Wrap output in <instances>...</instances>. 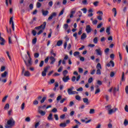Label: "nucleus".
Masks as SVG:
<instances>
[{
	"label": "nucleus",
	"instance_id": "nucleus-44",
	"mask_svg": "<svg viewBox=\"0 0 128 128\" xmlns=\"http://www.w3.org/2000/svg\"><path fill=\"white\" fill-rule=\"evenodd\" d=\"M36 38H34L32 40V44H36Z\"/></svg>",
	"mask_w": 128,
	"mask_h": 128
},
{
	"label": "nucleus",
	"instance_id": "nucleus-26",
	"mask_svg": "<svg viewBox=\"0 0 128 128\" xmlns=\"http://www.w3.org/2000/svg\"><path fill=\"white\" fill-rule=\"evenodd\" d=\"M62 44V40H58L56 43V46H60Z\"/></svg>",
	"mask_w": 128,
	"mask_h": 128
},
{
	"label": "nucleus",
	"instance_id": "nucleus-1",
	"mask_svg": "<svg viewBox=\"0 0 128 128\" xmlns=\"http://www.w3.org/2000/svg\"><path fill=\"white\" fill-rule=\"evenodd\" d=\"M14 124H16V122L14 120V118H11L9 120H8L7 124H5V128H12Z\"/></svg>",
	"mask_w": 128,
	"mask_h": 128
},
{
	"label": "nucleus",
	"instance_id": "nucleus-61",
	"mask_svg": "<svg viewBox=\"0 0 128 128\" xmlns=\"http://www.w3.org/2000/svg\"><path fill=\"white\" fill-rule=\"evenodd\" d=\"M54 79H52L51 80H50V82H48V84H54Z\"/></svg>",
	"mask_w": 128,
	"mask_h": 128
},
{
	"label": "nucleus",
	"instance_id": "nucleus-57",
	"mask_svg": "<svg viewBox=\"0 0 128 128\" xmlns=\"http://www.w3.org/2000/svg\"><path fill=\"white\" fill-rule=\"evenodd\" d=\"M6 70V66H2L0 68V72H4Z\"/></svg>",
	"mask_w": 128,
	"mask_h": 128
},
{
	"label": "nucleus",
	"instance_id": "nucleus-60",
	"mask_svg": "<svg viewBox=\"0 0 128 128\" xmlns=\"http://www.w3.org/2000/svg\"><path fill=\"white\" fill-rule=\"evenodd\" d=\"M90 74H92V76H93V74H96V69H94V70H92L90 71Z\"/></svg>",
	"mask_w": 128,
	"mask_h": 128
},
{
	"label": "nucleus",
	"instance_id": "nucleus-38",
	"mask_svg": "<svg viewBox=\"0 0 128 128\" xmlns=\"http://www.w3.org/2000/svg\"><path fill=\"white\" fill-rule=\"evenodd\" d=\"M106 108L108 112V110H110L112 109V105H108L107 106H106Z\"/></svg>",
	"mask_w": 128,
	"mask_h": 128
},
{
	"label": "nucleus",
	"instance_id": "nucleus-31",
	"mask_svg": "<svg viewBox=\"0 0 128 128\" xmlns=\"http://www.w3.org/2000/svg\"><path fill=\"white\" fill-rule=\"evenodd\" d=\"M74 14H76V11H71L70 18H74Z\"/></svg>",
	"mask_w": 128,
	"mask_h": 128
},
{
	"label": "nucleus",
	"instance_id": "nucleus-47",
	"mask_svg": "<svg viewBox=\"0 0 128 128\" xmlns=\"http://www.w3.org/2000/svg\"><path fill=\"white\" fill-rule=\"evenodd\" d=\"M97 18L98 20H102V15L98 16Z\"/></svg>",
	"mask_w": 128,
	"mask_h": 128
},
{
	"label": "nucleus",
	"instance_id": "nucleus-50",
	"mask_svg": "<svg viewBox=\"0 0 128 128\" xmlns=\"http://www.w3.org/2000/svg\"><path fill=\"white\" fill-rule=\"evenodd\" d=\"M92 80H93L92 77H90V78H89V79L88 80V84H92Z\"/></svg>",
	"mask_w": 128,
	"mask_h": 128
},
{
	"label": "nucleus",
	"instance_id": "nucleus-52",
	"mask_svg": "<svg viewBox=\"0 0 128 128\" xmlns=\"http://www.w3.org/2000/svg\"><path fill=\"white\" fill-rule=\"evenodd\" d=\"M124 124L125 126H126L128 125V120H127L126 119L124 120Z\"/></svg>",
	"mask_w": 128,
	"mask_h": 128
},
{
	"label": "nucleus",
	"instance_id": "nucleus-43",
	"mask_svg": "<svg viewBox=\"0 0 128 128\" xmlns=\"http://www.w3.org/2000/svg\"><path fill=\"white\" fill-rule=\"evenodd\" d=\"M98 4H100V2L98 1H96L93 2V4L94 6H98Z\"/></svg>",
	"mask_w": 128,
	"mask_h": 128
},
{
	"label": "nucleus",
	"instance_id": "nucleus-18",
	"mask_svg": "<svg viewBox=\"0 0 128 128\" xmlns=\"http://www.w3.org/2000/svg\"><path fill=\"white\" fill-rule=\"evenodd\" d=\"M8 74V72L7 71H5L1 74V77L2 78H6Z\"/></svg>",
	"mask_w": 128,
	"mask_h": 128
},
{
	"label": "nucleus",
	"instance_id": "nucleus-16",
	"mask_svg": "<svg viewBox=\"0 0 128 128\" xmlns=\"http://www.w3.org/2000/svg\"><path fill=\"white\" fill-rule=\"evenodd\" d=\"M116 110H118L117 108H115L114 109H111L108 111V114H112V113L116 112Z\"/></svg>",
	"mask_w": 128,
	"mask_h": 128
},
{
	"label": "nucleus",
	"instance_id": "nucleus-3",
	"mask_svg": "<svg viewBox=\"0 0 128 128\" xmlns=\"http://www.w3.org/2000/svg\"><path fill=\"white\" fill-rule=\"evenodd\" d=\"M22 75L24 76H30V72L28 70H26V68L24 66L22 67Z\"/></svg>",
	"mask_w": 128,
	"mask_h": 128
},
{
	"label": "nucleus",
	"instance_id": "nucleus-19",
	"mask_svg": "<svg viewBox=\"0 0 128 128\" xmlns=\"http://www.w3.org/2000/svg\"><path fill=\"white\" fill-rule=\"evenodd\" d=\"M68 56L66 54L64 55V59L62 61V64H66V60H68Z\"/></svg>",
	"mask_w": 128,
	"mask_h": 128
},
{
	"label": "nucleus",
	"instance_id": "nucleus-53",
	"mask_svg": "<svg viewBox=\"0 0 128 128\" xmlns=\"http://www.w3.org/2000/svg\"><path fill=\"white\" fill-rule=\"evenodd\" d=\"M25 122H30V118L27 117L25 118Z\"/></svg>",
	"mask_w": 128,
	"mask_h": 128
},
{
	"label": "nucleus",
	"instance_id": "nucleus-46",
	"mask_svg": "<svg viewBox=\"0 0 128 128\" xmlns=\"http://www.w3.org/2000/svg\"><path fill=\"white\" fill-rule=\"evenodd\" d=\"M33 104L34 106H38V100H34L33 102Z\"/></svg>",
	"mask_w": 128,
	"mask_h": 128
},
{
	"label": "nucleus",
	"instance_id": "nucleus-9",
	"mask_svg": "<svg viewBox=\"0 0 128 128\" xmlns=\"http://www.w3.org/2000/svg\"><path fill=\"white\" fill-rule=\"evenodd\" d=\"M41 107H38V112L42 116L46 115V111H42V110H40Z\"/></svg>",
	"mask_w": 128,
	"mask_h": 128
},
{
	"label": "nucleus",
	"instance_id": "nucleus-8",
	"mask_svg": "<svg viewBox=\"0 0 128 128\" xmlns=\"http://www.w3.org/2000/svg\"><path fill=\"white\" fill-rule=\"evenodd\" d=\"M56 12H52L50 16L48 18V20H52V18H56Z\"/></svg>",
	"mask_w": 128,
	"mask_h": 128
},
{
	"label": "nucleus",
	"instance_id": "nucleus-39",
	"mask_svg": "<svg viewBox=\"0 0 128 128\" xmlns=\"http://www.w3.org/2000/svg\"><path fill=\"white\" fill-rule=\"evenodd\" d=\"M44 60H42L39 64L40 68H42V66H44Z\"/></svg>",
	"mask_w": 128,
	"mask_h": 128
},
{
	"label": "nucleus",
	"instance_id": "nucleus-55",
	"mask_svg": "<svg viewBox=\"0 0 128 128\" xmlns=\"http://www.w3.org/2000/svg\"><path fill=\"white\" fill-rule=\"evenodd\" d=\"M75 98L76 100H80V98H81L80 97V96L77 95L75 96Z\"/></svg>",
	"mask_w": 128,
	"mask_h": 128
},
{
	"label": "nucleus",
	"instance_id": "nucleus-24",
	"mask_svg": "<svg viewBox=\"0 0 128 128\" xmlns=\"http://www.w3.org/2000/svg\"><path fill=\"white\" fill-rule=\"evenodd\" d=\"M48 120H54V118H52V114H50L49 116L48 117Z\"/></svg>",
	"mask_w": 128,
	"mask_h": 128
},
{
	"label": "nucleus",
	"instance_id": "nucleus-13",
	"mask_svg": "<svg viewBox=\"0 0 128 128\" xmlns=\"http://www.w3.org/2000/svg\"><path fill=\"white\" fill-rule=\"evenodd\" d=\"M64 82H68V80H70V76H64L63 78H62Z\"/></svg>",
	"mask_w": 128,
	"mask_h": 128
},
{
	"label": "nucleus",
	"instance_id": "nucleus-12",
	"mask_svg": "<svg viewBox=\"0 0 128 128\" xmlns=\"http://www.w3.org/2000/svg\"><path fill=\"white\" fill-rule=\"evenodd\" d=\"M96 54L97 56H102V50H100V48H98V49H96Z\"/></svg>",
	"mask_w": 128,
	"mask_h": 128
},
{
	"label": "nucleus",
	"instance_id": "nucleus-11",
	"mask_svg": "<svg viewBox=\"0 0 128 128\" xmlns=\"http://www.w3.org/2000/svg\"><path fill=\"white\" fill-rule=\"evenodd\" d=\"M50 60V64H54L56 62V58L54 56H51L49 58Z\"/></svg>",
	"mask_w": 128,
	"mask_h": 128
},
{
	"label": "nucleus",
	"instance_id": "nucleus-28",
	"mask_svg": "<svg viewBox=\"0 0 128 128\" xmlns=\"http://www.w3.org/2000/svg\"><path fill=\"white\" fill-rule=\"evenodd\" d=\"M96 110L94 109H90V110L89 112V114H95Z\"/></svg>",
	"mask_w": 128,
	"mask_h": 128
},
{
	"label": "nucleus",
	"instance_id": "nucleus-64",
	"mask_svg": "<svg viewBox=\"0 0 128 128\" xmlns=\"http://www.w3.org/2000/svg\"><path fill=\"white\" fill-rule=\"evenodd\" d=\"M125 111L126 112H128V105H126L124 107Z\"/></svg>",
	"mask_w": 128,
	"mask_h": 128
},
{
	"label": "nucleus",
	"instance_id": "nucleus-4",
	"mask_svg": "<svg viewBox=\"0 0 128 128\" xmlns=\"http://www.w3.org/2000/svg\"><path fill=\"white\" fill-rule=\"evenodd\" d=\"M27 54L28 56L26 55L25 58H23V60L24 62H28L29 61L32 62V58L30 57V52L27 51Z\"/></svg>",
	"mask_w": 128,
	"mask_h": 128
},
{
	"label": "nucleus",
	"instance_id": "nucleus-14",
	"mask_svg": "<svg viewBox=\"0 0 128 128\" xmlns=\"http://www.w3.org/2000/svg\"><path fill=\"white\" fill-rule=\"evenodd\" d=\"M86 30L87 34H90V32H92V28H90V26H86Z\"/></svg>",
	"mask_w": 128,
	"mask_h": 128
},
{
	"label": "nucleus",
	"instance_id": "nucleus-33",
	"mask_svg": "<svg viewBox=\"0 0 128 128\" xmlns=\"http://www.w3.org/2000/svg\"><path fill=\"white\" fill-rule=\"evenodd\" d=\"M50 54L51 56H53L54 57H56V53L54 52V50H51L50 52Z\"/></svg>",
	"mask_w": 128,
	"mask_h": 128
},
{
	"label": "nucleus",
	"instance_id": "nucleus-36",
	"mask_svg": "<svg viewBox=\"0 0 128 128\" xmlns=\"http://www.w3.org/2000/svg\"><path fill=\"white\" fill-rule=\"evenodd\" d=\"M96 74H98V76H100V74H102L100 69H97Z\"/></svg>",
	"mask_w": 128,
	"mask_h": 128
},
{
	"label": "nucleus",
	"instance_id": "nucleus-15",
	"mask_svg": "<svg viewBox=\"0 0 128 128\" xmlns=\"http://www.w3.org/2000/svg\"><path fill=\"white\" fill-rule=\"evenodd\" d=\"M106 66H108V68H110V66H112V68H114V62L112 60H110V62L108 63Z\"/></svg>",
	"mask_w": 128,
	"mask_h": 128
},
{
	"label": "nucleus",
	"instance_id": "nucleus-41",
	"mask_svg": "<svg viewBox=\"0 0 128 128\" xmlns=\"http://www.w3.org/2000/svg\"><path fill=\"white\" fill-rule=\"evenodd\" d=\"M56 6H60V2H56L54 4V6L55 8H56Z\"/></svg>",
	"mask_w": 128,
	"mask_h": 128
},
{
	"label": "nucleus",
	"instance_id": "nucleus-58",
	"mask_svg": "<svg viewBox=\"0 0 128 128\" xmlns=\"http://www.w3.org/2000/svg\"><path fill=\"white\" fill-rule=\"evenodd\" d=\"M38 56H40V54H38V53H35L34 54V57L36 58H38Z\"/></svg>",
	"mask_w": 128,
	"mask_h": 128
},
{
	"label": "nucleus",
	"instance_id": "nucleus-7",
	"mask_svg": "<svg viewBox=\"0 0 128 128\" xmlns=\"http://www.w3.org/2000/svg\"><path fill=\"white\" fill-rule=\"evenodd\" d=\"M48 68H50V66L44 68V71L42 72V76H46V72H48Z\"/></svg>",
	"mask_w": 128,
	"mask_h": 128
},
{
	"label": "nucleus",
	"instance_id": "nucleus-42",
	"mask_svg": "<svg viewBox=\"0 0 128 128\" xmlns=\"http://www.w3.org/2000/svg\"><path fill=\"white\" fill-rule=\"evenodd\" d=\"M8 108H10V104H6L4 107V109L8 110Z\"/></svg>",
	"mask_w": 128,
	"mask_h": 128
},
{
	"label": "nucleus",
	"instance_id": "nucleus-32",
	"mask_svg": "<svg viewBox=\"0 0 128 128\" xmlns=\"http://www.w3.org/2000/svg\"><path fill=\"white\" fill-rule=\"evenodd\" d=\"M112 12H114V16H116V14H117V12H116V8H113L112 9Z\"/></svg>",
	"mask_w": 128,
	"mask_h": 128
},
{
	"label": "nucleus",
	"instance_id": "nucleus-17",
	"mask_svg": "<svg viewBox=\"0 0 128 128\" xmlns=\"http://www.w3.org/2000/svg\"><path fill=\"white\" fill-rule=\"evenodd\" d=\"M13 20L12 17H11L10 20V24H12V28L13 30L14 31V20Z\"/></svg>",
	"mask_w": 128,
	"mask_h": 128
},
{
	"label": "nucleus",
	"instance_id": "nucleus-20",
	"mask_svg": "<svg viewBox=\"0 0 128 128\" xmlns=\"http://www.w3.org/2000/svg\"><path fill=\"white\" fill-rule=\"evenodd\" d=\"M46 22H44L43 23V24H42L40 26V28H42V30H44L46 28Z\"/></svg>",
	"mask_w": 128,
	"mask_h": 128
},
{
	"label": "nucleus",
	"instance_id": "nucleus-48",
	"mask_svg": "<svg viewBox=\"0 0 128 128\" xmlns=\"http://www.w3.org/2000/svg\"><path fill=\"white\" fill-rule=\"evenodd\" d=\"M68 24H64V28L66 30H68Z\"/></svg>",
	"mask_w": 128,
	"mask_h": 128
},
{
	"label": "nucleus",
	"instance_id": "nucleus-30",
	"mask_svg": "<svg viewBox=\"0 0 128 128\" xmlns=\"http://www.w3.org/2000/svg\"><path fill=\"white\" fill-rule=\"evenodd\" d=\"M106 32L108 35L110 34V27L106 28Z\"/></svg>",
	"mask_w": 128,
	"mask_h": 128
},
{
	"label": "nucleus",
	"instance_id": "nucleus-45",
	"mask_svg": "<svg viewBox=\"0 0 128 128\" xmlns=\"http://www.w3.org/2000/svg\"><path fill=\"white\" fill-rule=\"evenodd\" d=\"M64 9H62L58 14V16H62L64 14Z\"/></svg>",
	"mask_w": 128,
	"mask_h": 128
},
{
	"label": "nucleus",
	"instance_id": "nucleus-54",
	"mask_svg": "<svg viewBox=\"0 0 128 128\" xmlns=\"http://www.w3.org/2000/svg\"><path fill=\"white\" fill-rule=\"evenodd\" d=\"M8 96H5L2 100V102H4L6 100V98H8Z\"/></svg>",
	"mask_w": 128,
	"mask_h": 128
},
{
	"label": "nucleus",
	"instance_id": "nucleus-21",
	"mask_svg": "<svg viewBox=\"0 0 128 128\" xmlns=\"http://www.w3.org/2000/svg\"><path fill=\"white\" fill-rule=\"evenodd\" d=\"M42 14L44 16H46L48 14V10H42Z\"/></svg>",
	"mask_w": 128,
	"mask_h": 128
},
{
	"label": "nucleus",
	"instance_id": "nucleus-51",
	"mask_svg": "<svg viewBox=\"0 0 128 128\" xmlns=\"http://www.w3.org/2000/svg\"><path fill=\"white\" fill-rule=\"evenodd\" d=\"M24 106H26V104H24V102H23L21 106L22 110H24Z\"/></svg>",
	"mask_w": 128,
	"mask_h": 128
},
{
	"label": "nucleus",
	"instance_id": "nucleus-59",
	"mask_svg": "<svg viewBox=\"0 0 128 128\" xmlns=\"http://www.w3.org/2000/svg\"><path fill=\"white\" fill-rule=\"evenodd\" d=\"M88 0H82V3L83 4H88Z\"/></svg>",
	"mask_w": 128,
	"mask_h": 128
},
{
	"label": "nucleus",
	"instance_id": "nucleus-27",
	"mask_svg": "<svg viewBox=\"0 0 128 128\" xmlns=\"http://www.w3.org/2000/svg\"><path fill=\"white\" fill-rule=\"evenodd\" d=\"M85 38H86V34L83 33L81 36V40H84Z\"/></svg>",
	"mask_w": 128,
	"mask_h": 128
},
{
	"label": "nucleus",
	"instance_id": "nucleus-40",
	"mask_svg": "<svg viewBox=\"0 0 128 128\" xmlns=\"http://www.w3.org/2000/svg\"><path fill=\"white\" fill-rule=\"evenodd\" d=\"M122 82H124L125 79H124V72H122V77L121 79Z\"/></svg>",
	"mask_w": 128,
	"mask_h": 128
},
{
	"label": "nucleus",
	"instance_id": "nucleus-49",
	"mask_svg": "<svg viewBox=\"0 0 128 128\" xmlns=\"http://www.w3.org/2000/svg\"><path fill=\"white\" fill-rule=\"evenodd\" d=\"M40 6H42V4L40 2H38L36 3V8H40Z\"/></svg>",
	"mask_w": 128,
	"mask_h": 128
},
{
	"label": "nucleus",
	"instance_id": "nucleus-37",
	"mask_svg": "<svg viewBox=\"0 0 128 128\" xmlns=\"http://www.w3.org/2000/svg\"><path fill=\"white\" fill-rule=\"evenodd\" d=\"M68 72L67 70H65L64 71H63L62 72V74L64 76H66V74H68Z\"/></svg>",
	"mask_w": 128,
	"mask_h": 128
},
{
	"label": "nucleus",
	"instance_id": "nucleus-29",
	"mask_svg": "<svg viewBox=\"0 0 128 128\" xmlns=\"http://www.w3.org/2000/svg\"><path fill=\"white\" fill-rule=\"evenodd\" d=\"M96 68L97 70H102V65H100V63H98L96 66Z\"/></svg>",
	"mask_w": 128,
	"mask_h": 128
},
{
	"label": "nucleus",
	"instance_id": "nucleus-2",
	"mask_svg": "<svg viewBox=\"0 0 128 128\" xmlns=\"http://www.w3.org/2000/svg\"><path fill=\"white\" fill-rule=\"evenodd\" d=\"M24 64L28 70H30L32 72H34V67H31L32 66V61H29L28 62H26L25 61Z\"/></svg>",
	"mask_w": 128,
	"mask_h": 128
},
{
	"label": "nucleus",
	"instance_id": "nucleus-22",
	"mask_svg": "<svg viewBox=\"0 0 128 128\" xmlns=\"http://www.w3.org/2000/svg\"><path fill=\"white\" fill-rule=\"evenodd\" d=\"M118 88L116 89V87L114 88V90H113V92L114 94H116V92H118L119 90H120V85H118Z\"/></svg>",
	"mask_w": 128,
	"mask_h": 128
},
{
	"label": "nucleus",
	"instance_id": "nucleus-6",
	"mask_svg": "<svg viewBox=\"0 0 128 128\" xmlns=\"http://www.w3.org/2000/svg\"><path fill=\"white\" fill-rule=\"evenodd\" d=\"M6 44V40L2 37V33L0 32V46H4Z\"/></svg>",
	"mask_w": 128,
	"mask_h": 128
},
{
	"label": "nucleus",
	"instance_id": "nucleus-5",
	"mask_svg": "<svg viewBox=\"0 0 128 128\" xmlns=\"http://www.w3.org/2000/svg\"><path fill=\"white\" fill-rule=\"evenodd\" d=\"M74 86H71L70 88L68 89L67 92L68 94H78V92L76 91H72L74 90Z\"/></svg>",
	"mask_w": 128,
	"mask_h": 128
},
{
	"label": "nucleus",
	"instance_id": "nucleus-23",
	"mask_svg": "<svg viewBox=\"0 0 128 128\" xmlns=\"http://www.w3.org/2000/svg\"><path fill=\"white\" fill-rule=\"evenodd\" d=\"M83 102L86 104H90V102H88V98H84Z\"/></svg>",
	"mask_w": 128,
	"mask_h": 128
},
{
	"label": "nucleus",
	"instance_id": "nucleus-63",
	"mask_svg": "<svg viewBox=\"0 0 128 128\" xmlns=\"http://www.w3.org/2000/svg\"><path fill=\"white\" fill-rule=\"evenodd\" d=\"M125 92L127 94H128V86H126L125 88Z\"/></svg>",
	"mask_w": 128,
	"mask_h": 128
},
{
	"label": "nucleus",
	"instance_id": "nucleus-56",
	"mask_svg": "<svg viewBox=\"0 0 128 128\" xmlns=\"http://www.w3.org/2000/svg\"><path fill=\"white\" fill-rule=\"evenodd\" d=\"M93 42H94V44H98V37H96L95 38H94V39L93 40Z\"/></svg>",
	"mask_w": 128,
	"mask_h": 128
},
{
	"label": "nucleus",
	"instance_id": "nucleus-34",
	"mask_svg": "<svg viewBox=\"0 0 128 128\" xmlns=\"http://www.w3.org/2000/svg\"><path fill=\"white\" fill-rule=\"evenodd\" d=\"M46 100V96L43 97L42 98V100H40V102L41 104H44V102Z\"/></svg>",
	"mask_w": 128,
	"mask_h": 128
},
{
	"label": "nucleus",
	"instance_id": "nucleus-25",
	"mask_svg": "<svg viewBox=\"0 0 128 128\" xmlns=\"http://www.w3.org/2000/svg\"><path fill=\"white\" fill-rule=\"evenodd\" d=\"M74 56H78V58H80V56L79 52H75L74 53Z\"/></svg>",
	"mask_w": 128,
	"mask_h": 128
},
{
	"label": "nucleus",
	"instance_id": "nucleus-10",
	"mask_svg": "<svg viewBox=\"0 0 128 128\" xmlns=\"http://www.w3.org/2000/svg\"><path fill=\"white\" fill-rule=\"evenodd\" d=\"M76 80L77 82H78L80 80V75H79L76 78L75 76H73L72 78V81L73 82H76Z\"/></svg>",
	"mask_w": 128,
	"mask_h": 128
},
{
	"label": "nucleus",
	"instance_id": "nucleus-35",
	"mask_svg": "<svg viewBox=\"0 0 128 128\" xmlns=\"http://www.w3.org/2000/svg\"><path fill=\"white\" fill-rule=\"evenodd\" d=\"M60 128H66V123H61L60 124Z\"/></svg>",
	"mask_w": 128,
	"mask_h": 128
},
{
	"label": "nucleus",
	"instance_id": "nucleus-62",
	"mask_svg": "<svg viewBox=\"0 0 128 128\" xmlns=\"http://www.w3.org/2000/svg\"><path fill=\"white\" fill-rule=\"evenodd\" d=\"M60 100H62V96H58L56 98V101L58 102V101Z\"/></svg>",
	"mask_w": 128,
	"mask_h": 128
}]
</instances>
